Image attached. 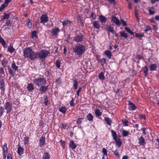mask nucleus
<instances>
[{
    "instance_id": "nucleus-1",
    "label": "nucleus",
    "mask_w": 159,
    "mask_h": 159,
    "mask_svg": "<svg viewBox=\"0 0 159 159\" xmlns=\"http://www.w3.org/2000/svg\"><path fill=\"white\" fill-rule=\"evenodd\" d=\"M23 53V56L25 58L34 60L38 58L40 59H45L50 54V52L49 50L42 49L38 52L34 51L30 48L27 47L24 51Z\"/></svg>"
},
{
    "instance_id": "nucleus-2",
    "label": "nucleus",
    "mask_w": 159,
    "mask_h": 159,
    "mask_svg": "<svg viewBox=\"0 0 159 159\" xmlns=\"http://www.w3.org/2000/svg\"><path fill=\"white\" fill-rule=\"evenodd\" d=\"M73 52L77 55L81 56L84 54L85 51L86 49L84 45L79 44L76 45L73 48Z\"/></svg>"
},
{
    "instance_id": "nucleus-3",
    "label": "nucleus",
    "mask_w": 159,
    "mask_h": 159,
    "mask_svg": "<svg viewBox=\"0 0 159 159\" xmlns=\"http://www.w3.org/2000/svg\"><path fill=\"white\" fill-rule=\"evenodd\" d=\"M47 81L46 79L44 78H39L35 79L33 80V82L38 87L42 85H45Z\"/></svg>"
},
{
    "instance_id": "nucleus-4",
    "label": "nucleus",
    "mask_w": 159,
    "mask_h": 159,
    "mask_svg": "<svg viewBox=\"0 0 159 159\" xmlns=\"http://www.w3.org/2000/svg\"><path fill=\"white\" fill-rule=\"evenodd\" d=\"M83 39L84 36L82 33H79L74 37V40L77 43H82Z\"/></svg>"
},
{
    "instance_id": "nucleus-5",
    "label": "nucleus",
    "mask_w": 159,
    "mask_h": 159,
    "mask_svg": "<svg viewBox=\"0 0 159 159\" xmlns=\"http://www.w3.org/2000/svg\"><path fill=\"white\" fill-rule=\"evenodd\" d=\"M4 106V109L7 111V114L9 113L11 111L12 107V105L9 102H6Z\"/></svg>"
},
{
    "instance_id": "nucleus-6",
    "label": "nucleus",
    "mask_w": 159,
    "mask_h": 159,
    "mask_svg": "<svg viewBox=\"0 0 159 159\" xmlns=\"http://www.w3.org/2000/svg\"><path fill=\"white\" fill-rule=\"evenodd\" d=\"M111 22L114 23L115 25L117 26V27L120 26L121 25V22L120 20L117 18L115 16L113 15L111 17Z\"/></svg>"
},
{
    "instance_id": "nucleus-7",
    "label": "nucleus",
    "mask_w": 159,
    "mask_h": 159,
    "mask_svg": "<svg viewBox=\"0 0 159 159\" xmlns=\"http://www.w3.org/2000/svg\"><path fill=\"white\" fill-rule=\"evenodd\" d=\"M40 23L43 24L48 22L49 20L48 17L45 14H42L40 17Z\"/></svg>"
},
{
    "instance_id": "nucleus-8",
    "label": "nucleus",
    "mask_w": 159,
    "mask_h": 159,
    "mask_svg": "<svg viewBox=\"0 0 159 159\" xmlns=\"http://www.w3.org/2000/svg\"><path fill=\"white\" fill-rule=\"evenodd\" d=\"M60 31V30L59 28L55 27L51 30V34H52V36L57 37L58 35V33Z\"/></svg>"
},
{
    "instance_id": "nucleus-9",
    "label": "nucleus",
    "mask_w": 159,
    "mask_h": 159,
    "mask_svg": "<svg viewBox=\"0 0 159 159\" xmlns=\"http://www.w3.org/2000/svg\"><path fill=\"white\" fill-rule=\"evenodd\" d=\"M96 58L97 60L99 62L102 66H103L104 64L106 63V60L105 58H100V56L98 55L96 56Z\"/></svg>"
},
{
    "instance_id": "nucleus-10",
    "label": "nucleus",
    "mask_w": 159,
    "mask_h": 159,
    "mask_svg": "<svg viewBox=\"0 0 159 159\" xmlns=\"http://www.w3.org/2000/svg\"><path fill=\"white\" fill-rule=\"evenodd\" d=\"M60 22L62 23L63 27H70L72 24V21L68 20H65L62 21H61Z\"/></svg>"
},
{
    "instance_id": "nucleus-11",
    "label": "nucleus",
    "mask_w": 159,
    "mask_h": 159,
    "mask_svg": "<svg viewBox=\"0 0 159 159\" xmlns=\"http://www.w3.org/2000/svg\"><path fill=\"white\" fill-rule=\"evenodd\" d=\"M92 24L94 29L98 30L100 28L101 25L98 20H95L92 22Z\"/></svg>"
},
{
    "instance_id": "nucleus-12",
    "label": "nucleus",
    "mask_w": 159,
    "mask_h": 159,
    "mask_svg": "<svg viewBox=\"0 0 159 159\" xmlns=\"http://www.w3.org/2000/svg\"><path fill=\"white\" fill-rule=\"evenodd\" d=\"M128 105H129L128 109L130 111H134L137 108L135 105L130 102H129Z\"/></svg>"
},
{
    "instance_id": "nucleus-13",
    "label": "nucleus",
    "mask_w": 159,
    "mask_h": 159,
    "mask_svg": "<svg viewBox=\"0 0 159 159\" xmlns=\"http://www.w3.org/2000/svg\"><path fill=\"white\" fill-rule=\"evenodd\" d=\"M138 143L140 146L145 145L146 144L145 140L142 136H141L139 138Z\"/></svg>"
},
{
    "instance_id": "nucleus-14",
    "label": "nucleus",
    "mask_w": 159,
    "mask_h": 159,
    "mask_svg": "<svg viewBox=\"0 0 159 159\" xmlns=\"http://www.w3.org/2000/svg\"><path fill=\"white\" fill-rule=\"evenodd\" d=\"M45 138L42 136L40 137L39 140V145L41 147L45 144Z\"/></svg>"
},
{
    "instance_id": "nucleus-15",
    "label": "nucleus",
    "mask_w": 159,
    "mask_h": 159,
    "mask_svg": "<svg viewBox=\"0 0 159 159\" xmlns=\"http://www.w3.org/2000/svg\"><path fill=\"white\" fill-rule=\"evenodd\" d=\"M69 147L73 151L75 149L76 147V145L73 140H70L69 141Z\"/></svg>"
},
{
    "instance_id": "nucleus-16",
    "label": "nucleus",
    "mask_w": 159,
    "mask_h": 159,
    "mask_svg": "<svg viewBox=\"0 0 159 159\" xmlns=\"http://www.w3.org/2000/svg\"><path fill=\"white\" fill-rule=\"evenodd\" d=\"M106 27L105 28L106 31H108V33L111 32L112 34L115 31L114 30V27L110 25H106Z\"/></svg>"
},
{
    "instance_id": "nucleus-17",
    "label": "nucleus",
    "mask_w": 159,
    "mask_h": 159,
    "mask_svg": "<svg viewBox=\"0 0 159 159\" xmlns=\"http://www.w3.org/2000/svg\"><path fill=\"white\" fill-rule=\"evenodd\" d=\"M98 17L99 20L102 24H104L107 20V18L102 15H99Z\"/></svg>"
},
{
    "instance_id": "nucleus-18",
    "label": "nucleus",
    "mask_w": 159,
    "mask_h": 159,
    "mask_svg": "<svg viewBox=\"0 0 159 159\" xmlns=\"http://www.w3.org/2000/svg\"><path fill=\"white\" fill-rule=\"evenodd\" d=\"M45 85H42L39 89V91L42 93H45L48 89V85L44 86Z\"/></svg>"
},
{
    "instance_id": "nucleus-19",
    "label": "nucleus",
    "mask_w": 159,
    "mask_h": 159,
    "mask_svg": "<svg viewBox=\"0 0 159 159\" xmlns=\"http://www.w3.org/2000/svg\"><path fill=\"white\" fill-rule=\"evenodd\" d=\"M27 89L29 92H32L34 89V86L32 83L28 84Z\"/></svg>"
},
{
    "instance_id": "nucleus-20",
    "label": "nucleus",
    "mask_w": 159,
    "mask_h": 159,
    "mask_svg": "<svg viewBox=\"0 0 159 159\" xmlns=\"http://www.w3.org/2000/svg\"><path fill=\"white\" fill-rule=\"evenodd\" d=\"M18 147L17 148V153L20 156H21L24 153V150L23 148L18 145Z\"/></svg>"
},
{
    "instance_id": "nucleus-21",
    "label": "nucleus",
    "mask_w": 159,
    "mask_h": 159,
    "mask_svg": "<svg viewBox=\"0 0 159 159\" xmlns=\"http://www.w3.org/2000/svg\"><path fill=\"white\" fill-rule=\"evenodd\" d=\"M0 89L4 92L5 89V86L4 79H0Z\"/></svg>"
},
{
    "instance_id": "nucleus-22",
    "label": "nucleus",
    "mask_w": 159,
    "mask_h": 159,
    "mask_svg": "<svg viewBox=\"0 0 159 159\" xmlns=\"http://www.w3.org/2000/svg\"><path fill=\"white\" fill-rule=\"evenodd\" d=\"M120 131L121 133V134L123 137H126L129 134V133L127 130H125L123 129H121Z\"/></svg>"
},
{
    "instance_id": "nucleus-23",
    "label": "nucleus",
    "mask_w": 159,
    "mask_h": 159,
    "mask_svg": "<svg viewBox=\"0 0 159 159\" xmlns=\"http://www.w3.org/2000/svg\"><path fill=\"white\" fill-rule=\"evenodd\" d=\"M58 110L60 112L65 114L66 112L67 108L65 106H62L60 107Z\"/></svg>"
},
{
    "instance_id": "nucleus-24",
    "label": "nucleus",
    "mask_w": 159,
    "mask_h": 159,
    "mask_svg": "<svg viewBox=\"0 0 159 159\" xmlns=\"http://www.w3.org/2000/svg\"><path fill=\"white\" fill-rule=\"evenodd\" d=\"M104 120L106 122L108 125L111 126L112 123V120L109 117H105L104 118Z\"/></svg>"
},
{
    "instance_id": "nucleus-25",
    "label": "nucleus",
    "mask_w": 159,
    "mask_h": 159,
    "mask_svg": "<svg viewBox=\"0 0 159 159\" xmlns=\"http://www.w3.org/2000/svg\"><path fill=\"white\" fill-rule=\"evenodd\" d=\"M104 53L106 56L109 59L111 58V57L112 55L111 52L107 50L105 51L104 52Z\"/></svg>"
},
{
    "instance_id": "nucleus-26",
    "label": "nucleus",
    "mask_w": 159,
    "mask_h": 159,
    "mask_svg": "<svg viewBox=\"0 0 159 159\" xmlns=\"http://www.w3.org/2000/svg\"><path fill=\"white\" fill-rule=\"evenodd\" d=\"M72 80L73 82V87L75 90H76L78 87V82L77 80L75 79H73Z\"/></svg>"
},
{
    "instance_id": "nucleus-27",
    "label": "nucleus",
    "mask_w": 159,
    "mask_h": 159,
    "mask_svg": "<svg viewBox=\"0 0 159 159\" xmlns=\"http://www.w3.org/2000/svg\"><path fill=\"white\" fill-rule=\"evenodd\" d=\"M50 156L47 152L44 153L42 156V159H50Z\"/></svg>"
},
{
    "instance_id": "nucleus-28",
    "label": "nucleus",
    "mask_w": 159,
    "mask_h": 159,
    "mask_svg": "<svg viewBox=\"0 0 159 159\" xmlns=\"http://www.w3.org/2000/svg\"><path fill=\"white\" fill-rule=\"evenodd\" d=\"M157 67V66L156 64H152L150 66L149 69L150 71H153L156 70Z\"/></svg>"
},
{
    "instance_id": "nucleus-29",
    "label": "nucleus",
    "mask_w": 159,
    "mask_h": 159,
    "mask_svg": "<svg viewBox=\"0 0 159 159\" xmlns=\"http://www.w3.org/2000/svg\"><path fill=\"white\" fill-rule=\"evenodd\" d=\"M149 14L150 15H153L155 13V10L154 7H151L148 9Z\"/></svg>"
},
{
    "instance_id": "nucleus-30",
    "label": "nucleus",
    "mask_w": 159,
    "mask_h": 159,
    "mask_svg": "<svg viewBox=\"0 0 159 159\" xmlns=\"http://www.w3.org/2000/svg\"><path fill=\"white\" fill-rule=\"evenodd\" d=\"M0 43L2 44L4 48H5L7 47V44L6 42L2 37L0 38Z\"/></svg>"
},
{
    "instance_id": "nucleus-31",
    "label": "nucleus",
    "mask_w": 159,
    "mask_h": 159,
    "mask_svg": "<svg viewBox=\"0 0 159 159\" xmlns=\"http://www.w3.org/2000/svg\"><path fill=\"white\" fill-rule=\"evenodd\" d=\"M94 112L95 115L97 117H99L102 115V112L98 109H95L94 110Z\"/></svg>"
},
{
    "instance_id": "nucleus-32",
    "label": "nucleus",
    "mask_w": 159,
    "mask_h": 159,
    "mask_svg": "<svg viewBox=\"0 0 159 159\" xmlns=\"http://www.w3.org/2000/svg\"><path fill=\"white\" fill-rule=\"evenodd\" d=\"M29 137L27 136L25 137L24 139V144L25 146L29 144Z\"/></svg>"
},
{
    "instance_id": "nucleus-33",
    "label": "nucleus",
    "mask_w": 159,
    "mask_h": 159,
    "mask_svg": "<svg viewBox=\"0 0 159 159\" xmlns=\"http://www.w3.org/2000/svg\"><path fill=\"white\" fill-rule=\"evenodd\" d=\"M26 25L29 29L32 27V23L30 19H28L26 23Z\"/></svg>"
},
{
    "instance_id": "nucleus-34",
    "label": "nucleus",
    "mask_w": 159,
    "mask_h": 159,
    "mask_svg": "<svg viewBox=\"0 0 159 159\" xmlns=\"http://www.w3.org/2000/svg\"><path fill=\"white\" fill-rule=\"evenodd\" d=\"M11 68L16 71L18 70V67L16 65L15 62L13 61L11 65Z\"/></svg>"
},
{
    "instance_id": "nucleus-35",
    "label": "nucleus",
    "mask_w": 159,
    "mask_h": 159,
    "mask_svg": "<svg viewBox=\"0 0 159 159\" xmlns=\"http://www.w3.org/2000/svg\"><path fill=\"white\" fill-rule=\"evenodd\" d=\"M99 79L101 80H103L105 79V77L104 75V72H101L98 75Z\"/></svg>"
},
{
    "instance_id": "nucleus-36",
    "label": "nucleus",
    "mask_w": 159,
    "mask_h": 159,
    "mask_svg": "<svg viewBox=\"0 0 159 159\" xmlns=\"http://www.w3.org/2000/svg\"><path fill=\"white\" fill-rule=\"evenodd\" d=\"M116 142V145L118 147H120L121 145L122 142L120 140V139H116V140H114Z\"/></svg>"
},
{
    "instance_id": "nucleus-37",
    "label": "nucleus",
    "mask_w": 159,
    "mask_h": 159,
    "mask_svg": "<svg viewBox=\"0 0 159 159\" xmlns=\"http://www.w3.org/2000/svg\"><path fill=\"white\" fill-rule=\"evenodd\" d=\"M148 68L147 66H145L143 69V72L144 73V76L146 77L148 75Z\"/></svg>"
},
{
    "instance_id": "nucleus-38",
    "label": "nucleus",
    "mask_w": 159,
    "mask_h": 159,
    "mask_svg": "<svg viewBox=\"0 0 159 159\" xmlns=\"http://www.w3.org/2000/svg\"><path fill=\"white\" fill-rule=\"evenodd\" d=\"M88 120L89 121H93V116L90 113L88 114L86 116Z\"/></svg>"
},
{
    "instance_id": "nucleus-39",
    "label": "nucleus",
    "mask_w": 159,
    "mask_h": 159,
    "mask_svg": "<svg viewBox=\"0 0 159 159\" xmlns=\"http://www.w3.org/2000/svg\"><path fill=\"white\" fill-rule=\"evenodd\" d=\"M135 36L138 38L139 39L141 40L142 38L144 37V34L143 33L142 34L136 33L135 34Z\"/></svg>"
},
{
    "instance_id": "nucleus-40",
    "label": "nucleus",
    "mask_w": 159,
    "mask_h": 159,
    "mask_svg": "<svg viewBox=\"0 0 159 159\" xmlns=\"http://www.w3.org/2000/svg\"><path fill=\"white\" fill-rule=\"evenodd\" d=\"M8 70L10 76L9 78L11 79V77H13L14 75V73H13V70L10 68L9 66L8 67Z\"/></svg>"
},
{
    "instance_id": "nucleus-41",
    "label": "nucleus",
    "mask_w": 159,
    "mask_h": 159,
    "mask_svg": "<svg viewBox=\"0 0 159 159\" xmlns=\"http://www.w3.org/2000/svg\"><path fill=\"white\" fill-rule=\"evenodd\" d=\"M120 36L121 37H123L125 39H126L128 37V35L124 31H121L120 32Z\"/></svg>"
},
{
    "instance_id": "nucleus-42",
    "label": "nucleus",
    "mask_w": 159,
    "mask_h": 159,
    "mask_svg": "<svg viewBox=\"0 0 159 159\" xmlns=\"http://www.w3.org/2000/svg\"><path fill=\"white\" fill-rule=\"evenodd\" d=\"M8 61L5 59H3L1 61V64L3 67H6Z\"/></svg>"
},
{
    "instance_id": "nucleus-43",
    "label": "nucleus",
    "mask_w": 159,
    "mask_h": 159,
    "mask_svg": "<svg viewBox=\"0 0 159 159\" xmlns=\"http://www.w3.org/2000/svg\"><path fill=\"white\" fill-rule=\"evenodd\" d=\"M111 133L112 136L113 137V139L116 140L117 139V135L116 133L112 130H111Z\"/></svg>"
},
{
    "instance_id": "nucleus-44",
    "label": "nucleus",
    "mask_w": 159,
    "mask_h": 159,
    "mask_svg": "<svg viewBox=\"0 0 159 159\" xmlns=\"http://www.w3.org/2000/svg\"><path fill=\"white\" fill-rule=\"evenodd\" d=\"M10 16V14L4 13V15L2 16L1 21H3L4 20L8 19Z\"/></svg>"
},
{
    "instance_id": "nucleus-45",
    "label": "nucleus",
    "mask_w": 159,
    "mask_h": 159,
    "mask_svg": "<svg viewBox=\"0 0 159 159\" xmlns=\"http://www.w3.org/2000/svg\"><path fill=\"white\" fill-rule=\"evenodd\" d=\"M3 149L4 151L3 153L7 154L8 153V148L7 147V144L6 143H5L3 146Z\"/></svg>"
},
{
    "instance_id": "nucleus-46",
    "label": "nucleus",
    "mask_w": 159,
    "mask_h": 159,
    "mask_svg": "<svg viewBox=\"0 0 159 159\" xmlns=\"http://www.w3.org/2000/svg\"><path fill=\"white\" fill-rule=\"evenodd\" d=\"M32 34V37H31L33 39H34V38L35 37L36 38H38V36L37 35V32L35 30L31 32Z\"/></svg>"
},
{
    "instance_id": "nucleus-47",
    "label": "nucleus",
    "mask_w": 159,
    "mask_h": 159,
    "mask_svg": "<svg viewBox=\"0 0 159 159\" xmlns=\"http://www.w3.org/2000/svg\"><path fill=\"white\" fill-rule=\"evenodd\" d=\"M61 62L59 60H57L55 62V64L58 68H60L61 66Z\"/></svg>"
},
{
    "instance_id": "nucleus-48",
    "label": "nucleus",
    "mask_w": 159,
    "mask_h": 159,
    "mask_svg": "<svg viewBox=\"0 0 159 159\" xmlns=\"http://www.w3.org/2000/svg\"><path fill=\"white\" fill-rule=\"evenodd\" d=\"M15 51V49L11 45L10 47H8V51L9 52L12 53L13 52Z\"/></svg>"
},
{
    "instance_id": "nucleus-49",
    "label": "nucleus",
    "mask_w": 159,
    "mask_h": 159,
    "mask_svg": "<svg viewBox=\"0 0 159 159\" xmlns=\"http://www.w3.org/2000/svg\"><path fill=\"white\" fill-rule=\"evenodd\" d=\"M44 103L45 106H47L48 104V101L47 96H46L44 98Z\"/></svg>"
},
{
    "instance_id": "nucleus-50",
    "label": "nucleus",
    "mask_w": 159,
    "mask_h": 159,
    "mask_svg": "<svg viewBox=\"0 0 159 159\" xmlns=\"http://www.w3.org/2000/svg\"><path fill=\"white\" fill-rule=\"evenodd\" d=\"M4 111V108L2 106H0V116H1L3 115Z\"/></svg>"
},
{
    "instance_id": "nucleus-51",
    "label": "nucleus",
    "mask_w": 159,
    "mask_h": 159,
    "mask_svg": "<svg viewBox=\"0 0 159 159\" xmlns=\"http://www.w3.org/2000/svg\"><path fill=\"white\" fill-rule=\"evenodd\" d=\"M77 20L79 23L83 24V20L80 16H78Z\"/></svg>"
},
{
    "instance_id": "nucleus-52",
    "label": "nucleus",
    "mask_w": 159,
    "mask_h": 159,
    "mask_svg": "<svg viewBox=\"0 0 159 159\" xmlns=\"http://www.w3.org/2000/svg\"><path fill=\"white\" fill-rule=\"evenodd\" d=\"M125 30L126 31L131 34V35H134V32H132L130 29H129L128 27H125Z\"/></svg>"
},
{
    "instance_id": "nucleus-53",
    "label": "nucleus",
    "mask_w": 159,
    "mask_h": 159,
    "mask_svg": "<svg viewBox=\"0 0 159 159\" xmlns=\"http://www.w3.org/2000/svg\"><path fill=\"white\" fill-rule=\"evenodd\" d=\"M150 30H151V27L149 25H146L145 27V29L144 31L145 32H146Z\"/></svg>"
},
{
    "instance_id": "nucleus-54",
    "label": "nucleus",
    "mask_w": 159,
    "mask_h": 159,
    "mask_svg": "<svg viewBox=\"0 0 159 159\" xmlns=\"http://www.w3.org/2000/svg\"><path fill=\"white\" fill-rule=\"evenodd\" d=\"M84 120V118H79L78 119L77 121V124H80L82 122V121Z\"/></svg>"
},
{
    "instance_id": "nucleus-55",
    "label": "nucleus",
    "mask_w": 159,
    "mask_h": 159,
    "mask_svg": "<svg viewBox=\"0 0 159 159\" xmlns=\"http://www.w3.org/2000/svg\"><path fill=\"white\" fill-rule=\"evenodd\" d=\"M74 98L72 97L71 100L70 102V105L71 107H74L75 105L74 103Z\"/></svg>"
},
{
    "instance_id": "nucleus-56",
    "label": "nucleus",
    "mask_w": 159,
    "mask_h": 159,
    "mask_svg": "<svg viewBox=\"0 0 159 159\" xmlns=\"http://www.w3.org/2000/svg\"><path fill=\"white\" fill-rule=\"evenodd\" d=\"M139 117L140 119L141 120L143 119L145 120L146 118L145 115L144 114H140L139 115Z\"/></svg>"
},
{
    "instance_id": "nucleus-57",
    "label": "nucleus",
    "mask_w": 159,
    "mask_h": 159,
    "mask_svg": "<svg viewBox=\"0 0 159 159\" xmlns=\"http://www.w3.org/2000/svg\"><path fill=\"white\" fill-rule=\"evenodd\" d=\"M102 152L103 153V155L104 156L107 155V150L105 148H102Z\"/></svg>"
},
{
    "instance_id": "nucleus-58",
    "label": "nucleus",
    "mask_w": 159,
    "mask_h": 159,
    "mask_svg": "<svg viewBox=\"0 0 159 159\" xmlns=\"http://www.w3.org/2000/svg\"><path fill=\"white\" fill-rule=\"evenodd\" d=\"M60 142L61 143V145H62L63 148H65V144L66 143V142L65 141H63L62 140H61L60 141Z\"/></svg>"
},
{
    "instance_id": "nucleus-59",
    "label": "nucleus",
    "mask_w": 159,
    "mask_h": 159,
    "mask_svg": "<svg viewBox=\"0 0 159 159\" xmlns=\"http://www.w3.org/2000/svg\"><path fill=\"white\" fill-rule=\"evenodd\" d=\"M70 35L69 34H67L66 38V40L67 42L68 43L70 39Z\"/></svg>"
},
{
    "instance_id": "nucleus-60",
    "label": "nucleus",
    "mask_w": 159,
    "mask_h": 159,
    "mask_svg": "<svg viewBox=\"0 0 159 159\" xmlns=\"http://www.w3.org/2000/svg\"><path fill=\"white\" fill-rule=\"evenodd\" d=\"M107 1L110 4H112L114 5L116 4V2L115 0H107Z\"/></svg>"
},
{
    "instance_id": "nucleus-61",
    "label": "nucleus",
    "mask_w": 159,
    "mask_h": 159,
    "mask_svg": "<svg viewBox=\"0 0 159 159\" xmlns=\"http://www.w3.org/2000/svg\"><path fill=\"white\" fill-rule=\"evenodd\" d=\"M114 154L118 157H120V155L119 154V152L117 150H116L114 152Z\"/></svg>"
},
{
    "instance_id": "nucleus-62",
    "label": "nucleus",
    "mask_w": 159,
    "mask_h": 159,
    "mask_svg": "<svg viewBox=\"0 0 159 159\" xmlns=\"http://www.w3.org/2000/svg\"><path fill=\"white\" fill-rule=\"evenodd\" d=\"M121 23L124 26H126L127 24L126 22L124 21L123 19L121 20Z\"/></svg>"
},
{
    "instance_id": "nucleus-63",
    "label": "nucleus",
    "mask_w": 159,
    "mask_h": 159,
    "mask_svg": "<svg viewBox=\"0 0 159 159\" xmlns=\"http://www.w3.org/2000/svg\"><path fill=\"white\" fill-rule=\"evenodd\" d=\"M91 17L93 19L95 20L96 18V14L94 13H91V16H90V17Z\"/></svg>"
},
{
    "instance_id": "nucleus-64",
    "label": "nucleus",
    "mask_w": 159,
    "mask_h": 159,
    "mask_svg": "<svg viewBox=\"0 0 159 159\" xmlns=\"http://www.w3.org/2000/svg\"><path fill=\"white\" fill-rule=\"evenodd\" d=\"M128 121L126 120H124L123 121V125H125V126H128Z\"/></svg>"
}]
</instances>
